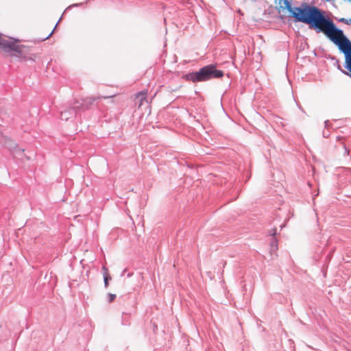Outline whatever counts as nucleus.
Instances as JSON below:
<instances>
[{"label":"nucleus","instance_id":"8","mask_svg":"<svg viewBox=\"0 0 351 351\" xmlns=\"http://www.w3.org/2000/svg\"><path fill=\"white\" fill-rule=\"evenodd\" d=\"M283 3L285 5L284 9L287 10V11L291 14L295 8L291 6V3L288 0H283Z\"/></svg>","mask_w":351,"mask_h":351},{"label":"nucleus","instance_id":"12","mask_svg":"<svg viewBox=\"0 0 351 351\" xmlns=\"http://www.w3.org/2000/svg\"><path fill=\"white\" fill-rule=\"evenodd\" d=\"M270 234L271 236H275L276 234V229L274 228V229L271 230H270Z\"/></svg>","mask_w":351,"mask_h":351},{"label":"nucleus","instance_id":"3","mask_svg":"<svg viewBox=\"0 0 351 351\" xmlns=\"http://www.w3.org/2000/svg\"><path fill=\"white\" fill-rule=\"evenodd\" d=\"M338 46L346 58L347 69L351 73V42L343 35L341 30L339 29L330 38Z\"/></svg>","mask_w":351,"mask_h":351},{"label":"nucleus","instance_id":"2","mask_svg":"<svg viewBox=\"0 0 351 351\" xmlns=\"http://www.w3.org/2000/svg\"><path fill=\"white\" fill-rule=\"evenodd\" d=\"M223 76V72L216 69L213 64H210L202 68L199 71L193 72L186 75L187 80L193 82L207 81L211 78H220Z\"/></svg>","mask_w":351,"mask_h":351},{"label":"nucleus","instance_id":"10","mask_svg":"<svg viewBox=\"0 0 351 351\" xmlns=\"http://www.w3.org/2000/svg\"><path fill=\"white\" fill-rule=\"evenodd\" d=\"M115 298H116V295L115 294L109 293L108 295V302H110V303L112 302L114 300Z\"/></svg>","mask_w":351,"mask_h":351},{"label":"nucleus","instance_id":"4","mask_svg":"<svg viewBox=\"0 0 351 351\" xmlns=\"http://www.w3.org/2000/svg\"><path fill=\"white\" fill-rule=\"evenodd\" d=\"M19 43L20 40L18 39L7 40L0 34V48L5 52H14L17 56L22 55L25 47L19 45Z\"/></svg>","mask_w":351,"mask_h":351},{"label":"nucleus","instance_id":"9","mask_svg":"<svg viewBox=\"0 0 351 351\" xmlns=\"http://www.w3.org/2000/svg\"><path fill=\"white\" fill-rule=\"evenodd\" d=\"M104 269L106 270V273L104 274V285H105V287L107 288L108 286V280L111 278L109 274L108 273L107 271V269L104 267Z\"/></svg>","mask_w":351,"mask_h":351},{"label":"nucleus","instance_id":"11","mask_svg":"<svg viewBox=\"0 0 351 351\" xmlns=\"http://www.w3.org/2000/svg\"><path fill=\"white\" fill-rule=\"evenodd\" d=\"M53 30L51 31L48 35H47L46 36H43V37H40V38L42 40H45L47 39H48L50 36H51V35L53 34Z\"/></svg>","mask_w":351,"mask_h":351},{"label":"nucleus","instance_id":"13","mask_svg":"<svg viewBox=\"0 0 351 351\" xmlns=\"http://www.w3.org/2000/svg\"><path fill=\"white\" fill-rule=\"evenodd\" d=\"M19 152H24V149H19Z\"/></svg>","mask_w":351,"mask_h":351},{"label":"nucleus","instance_id":"7","mask_svg":"<svg viewBox=\"0 0 351 351\" xmlns=\"http://www.w3.org/2000/svg\"><path fill=\"white\" fill-rule=\"evenodd\" d=\"M73 112L74 108H69L61 113V119L64 120H67L69 118V115L73 114Z\"/></svg>","mask_w":351,"mask_h":351},{"label":"nucleus","instance_id":"5","mask_svg":"<svg viewBox=\"0 0 351 351\" xmlns=\"http://www.w3.org/2000/svg\"><path fill=\"white\" fill-rule=\"evenodd\" d=\"M147 95L148 91L147 90L140 91L135 94V99L137 101L136 104H138V108L143 105L144 102H147Z\"/></svg>","mask_w":351,"mask_h":351},{"label":"nucleus","instance_id":"1","mask_svg":"<svg viewBox=\"0 0 351 351\" xmlns=\"http://www.w3.org/2000/svg\"><path fill=\"white\" fill-rule=\"evenodd\" d=\"M290 16L297 21L309 25L311 28L324 32L329 38L339 30L333 22L326 19L316 7L295 8Z\"/></svg>","mask_w":351,"mask_h":351},{"label":"nucleus","instance_id":"6","mask_svg":"<svg viewBox=\"0 0 351 351\" xmlns=\"http://www.w3.org/2000/svg\"><path fill=\"white\" fill-rule=\"evenodd\" d=\"M115 95H110V96H104L103 97H90L86 98L85 101L89 104H92L96 100L101 99V98H104V99L111 98V97H114Z\"/></svg>","mask_w":351,"mask_h":351}]
</instances>
